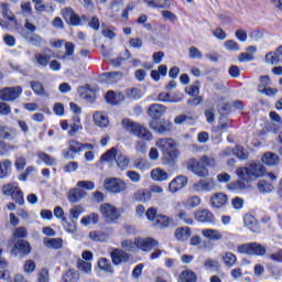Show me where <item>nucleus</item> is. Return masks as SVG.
I'll list each match as a JSON object with an SVG mask.
<instances>
[{
	"mask_svg": "<svg viewBox=\"0 0 282 282\" xmlns=\"http://www.w3.org/2000/svg\"><path fill=\"white\" fill-rule=\"evenodd\" d=\"M236 174L239 180L250 184V182H257L259 177H263V175H265V167L260 162H251L245 167H238L236 170Z\"/></svg>",
	"mask_w": 282,
	"mask_h": 282,
	"instance_id": "f257e3e1",
	"label": "nucleus"
},
{
	"mask_svg": "<svg viewBox=\"0 0 282 282\" xmlns=\"http://www.w3.org/2000/svg\"><path fill=\"white\" fill-rule=\"evenodd\" d=\"M156 147L163 154V162L169 164V166H173L175 160H177V155H180L177 142L171 138H161L156 141Z\"/></svg>",
	"mask_w": 282,
	"mask_h": 282,
	"instance_id": "f03ea898",
	"label": "nucleus"
},
{
	"mask_svg": "<svg viewBox=\"0 0 282 282\" xmlns=\"http://www.w3.org/2000/svg\"><path fill=\"white\" fill-rule=\"evenodd\" d=\"M216 161L213 156L203 155L200 162L196 159H189L186 163L187 170L192 171L197 177H208L209 172L206 166H215Z\"/></svg>",
	"mask_w": 282,
	"mask_h": 282,
	"instance_id": "7ed1b4c3",
	"label": "nucleus"
},
{
	"mask_svg": "<svg viewBox=\"0 0 282 282\" xmlns=\"http://www.w3.org/2000/svg\"><path fill=\"white\" fill-rule=\"evenodd\" d=\"M123 129L128 131V133H132V135H137L140 140H144L145 142H151L153 140V134L147 127L134 122L133 120L126 118L121 122Z\"/></svg>",
	"mask_w": 282,
	"mask_h": 282,
	"instance_id": "20e7f679",
	"label": "nucleus"
},
{
	"mask_svg": "<svg viewBox=\"0 0 282 282\" xmlns=\"http://www.w3.org/2000/svg\"><path fill=\"white\" fill-rule=\"evenodd\" d=\"M99 213H101L102 219L106 224H116V221L120 219V209L109 203L102 204L99 208Z\"/></svg>",
	"mask_w": 282,
	"mask_h": 282,
	"instance_id": "39448f33",
	"label": "nucleus"
},
{
	"mask_svg": "<svg viewBox=\"0 0 282 282\" xmlns=\"http://www.w3.org/2000/svg\"><path fill=\"white\" fill-rule=\"evenodd\" d=\"M240 254H253L254 257H263L268 250L259 242H250L238 246Z\"/></svg>",
	"mask_w": 282,
	"mask_h": 282,
	"instance_id": "423d86ee",
	"label": "nucleus"
},
{
	"mask_svg": "<svg viewBox=\"0 0 282 282\" xmlns=\"http://www.w3.org/2000/svg\"><path fill=\"white\" fill-rule=\"evenodd\" d=\"M104 188L108 191V193H123V191H127V183L121 178L110 177L105 180Z\"/></svg>",
	"mask_w": 282,
	"mask_h": 282,
	"instance_id": "0eeeda50",
	"label": "nucleus"
},
{
	"mask_svg": "<svg viewBox=\"0 0 282 282\" xmlns=\"http://www.w3.org/2000/svg\"><path fill=\"white\" fill-rule=\"evenodd\" d=\"M149 127L150 129H152V131H155L160 135H166L167 133H171L173 131V122L164 119L160 122H158L156 120H152Z\"/></svg>",
	"mask_w": 282,
	"mask_h": 282,
	"instance_id": "6e6552de",
	"label": "nucleus"
},
{
	"mask_svg": "<svg viewBox=\"0 0 282 282\" xmlns=\"http://www.w3.org/2000/svg\"><path fill=\"white\" fill-rule=\"evenodd\" d=\"M30 252H32V246H30L28 240L23 239L18 240L11 249V254H13V257H20L21 259L28 257Z\"/></svg>",
	"mask_w": 282,
	"mask_h": 282,
	"instance_id": "1a4fd4ad",
	"label": "nucleus"
},
{
	"mask_svg": "<svg viewBox=\"0 0 282 282\" xmlns=\"http://www.w3.org/2000/svg\"><path fill=\"white\" fill-rule=\"evenodd\" d=\"M21 94H23V88H21V86L6 87L0 90V99L4 102H10L17 100Z\"/></svg>",
	"mask_w": 282,
	"mask_h": 282,
	"instance_id": "9d476101",
	"label": "nucleus"
},
{
	"mask_svg": "<svg viewBox=\"0 0 282 282\" xmlns=\"http://www.w3.org/2000/svg\"><path fill=\"white\" fill-rule=\"evenodd\" d=\"M134 246L143 252H151L152 248L160 246V242L153 238H135Z\"/></svg>",
	"mask_w": 282,
	"mask_h": 282,
	"instance_id": "9b49d317",
	"label": "nucleus"
},
{
	"mask_svg": "<svg viewBox=\"0 0 282 282\" xmlns=\"http://www.w3.org/2000/svg\"><path fill=\"white\" fill-rule=\"evenodd\" d=\"M188 186V177L184 175H178L169 184L167 191L170 193H178L182 188H186Z\"/></svg>",
	"mask_w": 282,
	"mask_h": 282,
	"instance_id": "f8f14e48",
	"label": "nucleus"
},
{
	"mask_svg": "<svg viewBox=\"0 0 282 282\" xmlns=\"http://www.w3.org/2000/svg\"><path fill=\"white\" fill-rule=\"evenodd\" d=\"M194 193H210L215 188V180H200L192 186Z\"/></svg>",
	"mask_w": 282,
	"mask_h": 282,
	"instance_id": "ddd939ff",
	"label": "nucleus"
},
{
	"mask_svg": "<svg viewBox=\"0 0 282 282\" xmlns=\"http://www.w3.org/2000/svg\"><path fill=\"white\" fill-rule=\"evenodd\" d=\"M17 135H19V130H17V128L10 126H0L1 140L12 142V140H17Z\"/></svg>",
	"mask_w": 282,
	"mask_h": 282,
	"instance_id": "4468645a",
	"label": "nucleus"
},
{
	"mask_svg": "<svg viewBox=\"0 0 282 282\" xmlns=\"http://www.w3.org/2000/svg\"><path fill=\"white\" fill-rule=\"evenodd\" d=\"M87 197V192L85 189H80L79 187H74L68 191L67 199L70 204H78L80 199H85Z\"/></svg>",
	"mask_w": 282,
	"mask_h": 282,
	"instance_id": "2eb2a0df",
	"label": "nucleus"
},
{
	"mask_svg": "<svg viewBox=\"0 0 282 282\" xmlns=\"http://www.w3.org/2000/svg\"><path fill=\"white\" fill-rule=\"evenodd\" d=\"M164 113H166V106L162 104H152L148 108V116L153 120H159V118L164 116Z\"/></svg>",
	"mask_w": 282,
	"mask_h": 282,
	"instance_id": "dca6fc26",
	"label": "nucleus"
},
{
	"mask_svg": "<svg viewBox=\"0 0 282 282\" xmlns=\"http://www.w3.org/2000/svg\"><path fill=\"white\" fill-rule=\"evenodd\" d=\"M196 221L200 224H215V215L208 209H200L195 213Z\"/></svg>",
	"mask_w": 282,
	"mask_h": 282,
	"instance_id": "f3484780",
	"label": "nucleus"
},
{
	"mask_svg": "<svg viewBox=\"0 0 282 282\" xmlns=\"http://www.w3.org/2000/svg\"><path fill=\"white\" fill-rule=\"evenodd\" d=\"M210 204L213 208H224L228 204V195L221 192L215 193L210 197Z\"/></svg>",
	"mask_w": 282,
	"mask_h": 282,
	"instance_id": "a211bd4d",
	"label": "nucleus"
},
{
	"mask_svg": "<svg viewBox=\"0 0 282 282\" xmlns=\"http://www.w3.org/2000/svg\"><path fill=\"white\" fill-rule=\"evenodd\" d=\"M65 21H69L70 25H80V18L74 12V9L67 7L61 11Z\"/></svg>",
	"mask_w": 282,
	"mask_h": 282,
	"instance_id": "6ab92c4d",
	"label": "nucleus"
},
{
	"mask_svg": "<svg viewBox=\"0 0 282 282\" xmlns=\"http://www.w3.org/2000/svg\"><path fill=\"white\" fill-rule=\"evenodd\" d=\"M80 142L78 141H70L68 144V149L64 151L65 160H74L77 153H80Z\"/></svg>",
	"mask_w": 282,
	"mask_h": 282,
	"instance_id": "aec40b11",
	"label": "nucleus"
},
{
	"mask_svg": "<svg viewBox=\"0 0 282 282\" xmlns=\"http://www.w3.org/2000/svg\"><path fill=\"white\" fill-rule=\"evenodd\" d=\"M110 257L115 265H120V263H127V261H129V253L120 249L111 251Z\"/></svg>",
	"mask_w": 282,
	"mask_h": 282,
	"instance_id": "412c9836",
	"label": "nucleus"
},
{
	"mask_svg": "<svg viewBox=\"0 0 282 282\" xmlns=\"http://www.w3.org/2000/svg\"><path fill=\"white\" fill-rule=\"evenodd\" d=\"M100 82L105 83L106 85H113V83H118V80H122V73L115 72V73H104L100 75Z\"/></svg>",
	"mask_w": 282,
	"mask_h": 282,
	"instance_id": "4be33fe9",
	"label": "nucleus"
},
{
	"mask_svg": "<svg viewBox=\"0 0 282 282\" xmlns=\"http://www.w3.org/2000/svg\"><path fill=\"white\" fill-rule=\"evenodd\" d=\"M93 120L100 129H107L109 127V117L101 111H96L93 115Z\"/></svg>",
	"mask_w": 282,
	"mask_h": 282,
	"instance_id": "5701e85b",
	"label": "nucleus"
},
{
	"mask_svg": "<svg viewBox=\"0 0 282 282\" xmlns=\"http://www.w3.org/2000/svg\"><path fill=\"white\" fill-rule=\"evenodd\" d=\"M200 204H202V198H199V196H192L187 198L185 203H177L175 205V210L182 208V206H184V208H187V209L197 208Z\"/></svg>",
	"mask_w": 282,
	"mask_h": 282,
	"instance_id": "b1692460",
	"label": "nucleus"
},
{
	"mask_svg": "<svg viewBox=\"0 0 282 282\" xmlns=\"http://www.w3.org/2000/svg\"><path fill=\"white\" fill-rule=\"evenodd\" d=\"M243 224L251 232H259V221L252 214H247L243 217Z\"/></svg>",
	"mask_w": 282,
	"mask_h": 282,
	"instance_id": "393cba45",
	"label": "nucleus"
},
{
	"mask_svg": "<svg viewBox=\"0 0 282 282\" xmlns=\"http://www.w3.org/2000/svg\"><path fill=\"white\" fill-rule=\"evenodd\" d=\"M202 235L209 241H219L224 239V235H221V232L217 229H203Z\"/></svg>",
	"mask_w": 282,
	"mask_h": 282,
	"instance_id": "a878e982",
	"label": "nucleus"
},
{
	"mask_svg": "<svg viewBox=\"0 0 282 282\" xmlns=\"http://www.w3.org/2000/svg\"><path fill=\"white\" fill-rule=\"evenodd\" d=\"M43 243L52 250H61L63 248V238H44Z\"/></svg>",
	"mask_w": 282,
	"mask_h": 282,
	"instance_id": "bb28decb",
	"label": "nucleus"
},
{
	"mask_svg": "<svg viewBox=\"0 0 282 282\" xmlns=\"http://www.w3.org/2000/svg\"><path fill=\"white\" fill-rule=\"evenodd\" d=\"M105 98L106 101L110 105H120V102L124 100V95H122L121 93L116 94L113 90H109Z\"/></svg>",
	"mask_w": 282,
	"mask_h": 282,
	"instance_id": "cd10ccee",
	"label": "nucleus"
},
{
	"mask_svg": "<svg viewBox=\"0 0 282 282\" xmlns=\"http://www.w3.org/2000/svg\"><path fill=\"white\" fill-rule=\"evenodd\" d=\"M174 237L177 241H187L191 238L189 227H178L175 230Z\"/></svg>",
	"mask_w": 282,
	"mask_h": 282,
	"instance_id": "c85d7f7f",
	"label": "nucleus"
},
{
	"mask_svg": "<svg viewBox=\"0 0 282 282\" xmlns=\"http://www.w3.org/2000/svg\"><path fill=\"white\" fill-rule=\"evenodd\" d=\"M262 162L263 164H267V166H276L280 159L275 153L267 152L262 155Z\"/></svg>",
	"mask_w": 282,
	"mask_h": 282,
	"instance_id": "c756f323",
	"label": "nucleus"
},
{
	"mask_svg": "<svg viewBox=\"0 0 282 282\" xmlns=\"http://www.w3.org/2000/svg\"><path fill=\"white\" fill-rule=\"evenodd\" d=\"M80 280V273L74 269H68L62 276V282H78Z\"/></svg>",
	"mask_w": 282,
	"mask_h": 282,
	"instance_id": "7c9ffc66",
	"label": "nucleus"
},
{
	"mask_svg": "<svg viewBox=\"0 0 282 282\" xmlns=\"http://www.w3.org/2000/svg\"><path fill=\"white\" fill-rule=\"evenodd\" d=\"M151 177L154 182H166L169 180V173L162 169H153L151 171Z\"/></svg>",
	"mask_w": 282,
	"mask_h": 282,
	"instance_id": "2f4dec72",
	"label": "nucleus"
},
{
	"mask_svg": "<svg viewBox=\"0 0 282 282\" xmlns=\"http://www.w3.org/2000/svg\"><path fill=\"white\" fill-rule=\"evenodd\" d=\"M221 259L226 268H232L237 263V256L229 251L224 252Z\"/></svg>",
	"mask_w": 282,
	"mask_h": 282,
	"instance_id": "473e14b6",
	"label": "nucleus"
},
{
	"mask_svg": "<svg viewBox=\"0 0 282 282\" xmlns=\"http://www.w3.org/2000/svg\"><path fill=\"white\" fill-rule=\"evenodd\" d=\"M98 221H100V217L98 216V214L93 213L87 216H84L80 220V224L82 226H96Z\"/></svg>",
	"mask_w": 282,
	"mask_h": 282,
	"instance_id": "72a5a7b5",
	"label": "nucleus"
},
{
	"mask_svg": "<svg viewBox=\"0 0 282 282\" xmlns=\"http://www.w3.org/2000/svg\"><path fill=\"white\" fill-rule=\"evenodd\" d=\"M178 282H197V275L191 270H184L178 276Z\"/></svg>",
	"mask_w": 282,
	"mask_h": 282,
	"instance_id": "f704fd0d",
	"label": "nucleus"
},
{
	"mask_svg": "<svg viewBox=\"0 0 282 282\" xmlns=\"http://www.w3.org/2000/svg\"><path fill=\"white\" fill-rule=\"evenodd\" d=\"M88 237L89 239H91V241H100V242L109 241V234L100 230L90 231Z\"/></svg>",
	"mask_w": 282,
	"mask_h": 282,
	"instance_id": "c9c22d12",
	"label": "nucleus"
},
{
	"mask_svg": "<svg viewBox=\"0 0 282 282\" xmlns=\"http://www.w3.org/2000/svg\"><path fill=\"white\" fill-rule=\"evenodd\" d=\"M69 219L72 221L78 220V217L85 213V207L83 205H75L69 209Z\"/></svg>",
	"mask_w": 282,
	"mask_h": 282,
	"instance_id": "e433bc0d",
	"label": "nucleus"
},
{
	"mask_svg": "<svg viewBox=\"0 0 282 282\" xmlns=\"http://www.w3.org/2000/svg\"><path fill=\"white\" fill-rule=\"evenodd\" d=\"M170 223L171 220L169 219L167 216L159 215L152 223V226H154V228H169Z\"/></svg>",
	"mask_w": 282,
	"mask_h": 282,
	"instance_id": "4c0bfd02",
	"label": "nucleus"
},
{
	"mask_svg": "<svg viewBox=\"0 0 282 282\" xmlns=\"http://www.w3.org/2000/svg\"><path fill=\"white\" fill-rule=\"evenodd\" d=\"M37 158L39 160H41L42 162H44V164H46V166H54V164H56V159L54 156H51L50 154L45 153V152H37Z\"/></svg>",
	"mask_w": 282,
	"mask_h": 282,
	"instance_id": "58836bf2",
	"label": "nucleus"
},
{
	"mask_svg": "<svg viewBox=\"0 0 282 282\" xmlns=\"http://www.w3.org/2000/svg\"><path fill=\"white\" fill-rule=\"evenodd\" d=\"M257 188L259 193H272V191H274V185H272L265 180H262L258 182Z\"/></svg>",
	"mask_w": 282,
	"mask_h": 282,
	"instance_id": "ea45409f",
	"label": "nucleus"
},
{
	"mask_svg": "<svg viewBox=\"0 0 282 282\" xmlns=\"http://www.w3.org/2000/svg\"><path fill=\"white\" fill-rule=\"evenodd\" d=\"M24 39L30 43V45H33V47H42L43 43H45V40H43L39 34H33L30 37L24 36Z\"/></svg>",
	"mask_w": 282,
	"mask_h": 282,
	"instance_id": "a19ab883",
	"label": "nucleus"
},
{
	"mask_svg": "<svg viewBox=\"0 0 282 282\" xmlns=\"http://www.w3.org/2000/svg\"><path fill=\"white\" fill-rule=\"evenodd\" d=\"M135 202H149L151 199V192L149 189H140L133 195Z\"/></svg>",
	"mask_w": 282,
	"mask_h": 282,
	"instance_id": "79ce46f5",
	"label": "nucleus"
},
{
	"mask_svg": "<svg viewBox=\"0 0 282 282\" xmlns=\"http://www.w3.org/2000/svg\"><path fill=\"white\" fill-rule=\"evenodd\" d=\"M116 162H117V166H119L121 171H127V169L129 167V158H127L122 153L117 154Z\"/></svg>",
	"mask_w": 282,
	"mask_h": 282,
	"instance_id": "37998d69",
	"label": "nucleus"
},
{
	"mask_svg": "<svg viewBox=\"0 0 282 282\" xmlns=\"http://www.w3.org/2000/svg\"><path fill=\"white\" fill-rule=\"evenodd\" d=\"M118 158V150L116 148L110 149L105 154L101 155V162H113Z\"/></svg>",
	"mask_w": 282,
	"mask_h": 282,
	"instance_id": "c03bdc74",
	"label": "nucleus"
},
{
	"mask_svg": "<svg viewBox=\"0 0 282 282\" xmlns=\"http://www.w3.org/2000/svg\"><path fill=\"white\" fill-rule=\"evenodd\" d=\"M159 102H182V98L171 97L169 93H161L158 96Z\"/></svg>",
	"mask_w": 282,
	"mask_h": 282,
	"instance_id": "a18cd8bd",
	"label": "nucleus"
},
{
	"mask_svg": "<svg viewBox=\"0 0 282 282\" xmlns=\"http://www.w3.org/2000/svg\"><path fill=\"white\" fill-rule=\"evenodd\" d=\"M177 210V217L181 219V221H184L187 226H193L194 220L188 216V213L186 210L178 208Z\"/></svg>",
	"mask_w": 282,
	"mask_h": 282,
	"instance_id": "49530a36",
	"label": "nucleus"
},
{
	"mask_svg": "<svg viewBox=\"0 0 282 282\" xmlns=\"http://www.w3.org/2000/svg\"><path fill=\"white\" fill-rule=\"evenodd\" d=\"M98 268L100 270H104V272H109L110 274H113V267H111V262L107 258H101L98 261Z\"/></svg>",
	"mask_w": 282,
	"mask_h": 282,
	"instance_id": "de8ad7c7",
	"label": "nucleus"
},
{
	"mask_svg": "<svg viewBox=\"0 0 282 282\" xmlns=\"http://www.w3.org/2000/svg\"><path fill=\"white\" fill-rule=\"evenodd\" d=\"M11 197L13 202H15L17 204H20V206H23L25 200L23 198V192H21V189L19 188V185L11 193Z\"/></svg>",
	"mask_w": 282,
	"mask_h": 282,
	"instance_id": "09e8293b",
	"label": "nucleus"
},
{
	"mask_svg": "<svg viewBox=\"0 0 282 282\" xmlns=\"http://www.w3.org/2000/svg\"><path fill=\"white\" fill-rule=\"evenodd\" d=\"M11 166H12V162H10L9 160L0 162V180H3V177L8 176V173H10Z\"/></svg>",
	"mask_w": 282,
	"mask_h": 282,
	"instance_id": "8fccbe9b",
	"label": "nucleus"
},
{
	"mask_svg": "<svg viewBox=\"0 0 282 282\" xmlns=\"http://www.w3.org/2000/svg\"><path fill=\"white\" fill-rule=\"evenodd\" d=\"M77 268L88 276H91V262H87L85 260H78Z\"/></svg>",
	"mask_w": 282,
	"mask_h": 282,
	"instance_id": "3c124183",
	"label": "nucleus"
},
{
	"mask_svg": "<svg viewBox=\"0 0 282 282\" xmlns=\"http://www.w3.org/2000/svg\"><path fill=\"white\" fill-rule=\"evenodd\" d=\"M30 86L37 96H45V87L41 82H31Z\"/></svg>",
	"mask_w": 282,
	"mask_h": 282,
	"instance_id": "603ef678",
	"label": "nucleus"
},
{
	"mask_svg": "<svg viewBox=\"0 0 282 282\" xmlns=\"http://www.w3.org/2000/svg\"><path fill=\"white\" fill-rule=\"evenodd\" d=\"M2 8V17L4 19H8V21H17L15 17L12 14V11H10V4L8 3H2L1 4Z\"/></svg>",
	"mask_w": 282,
	"mask_h": 282,
	"instance_id": "864d4df0",
	"label": "nucleus"
},
{
	"mask_svg": "<svg viewBox=\"0 0 282 282\" xmlns=\"http://www.w3.org/2000/svg\"><path fill=\"white\" fill-rule=\"evenodd\" d=\"M77 187L82 191H94V188H96V184H94L93 181H78Z\"/></svg>",
	"mask_w": 282,
	"mask_h": 282,
	"instance_id": "5fc2aeb1",
	"label": "nucleus"
},
{
	"mask_svg": "<svg viewBox=\"0 0 282 282\" xmlns=\"http://www.w3.org/2000/svg\"><path fill=\"white\" fill-rule=\"evenodd\" d=\"M264 63H267V65H276V63H279V55L274 52L267 53L264 56Z\"/></svg>",
	"mask_w": 282,
	"mask_h": 282,
	"instance_id": "6e6d98bb",
	"label": "nucleus"
},
{
	"mask_svg": "<svg viewBox=\"0 0 282 282\" xmlns=\"http://www.w3.org/2000/svg\"><path fill=\"white\" fill-rule=\"evenodd\" d=\"M185 91L188 96H199V83L194 82L191 86L185 88Z\"/></svg>",
	"mask_w": 282,
	"mask_h": 282,
	"instance_id": "4d7b16f0",
	"label": "nucleus"
},
{
	"mask_svg": "<svg viewBox=\"0 0 282 282\" xmlns=\"http://www.w3.org/2000/svg\"><path fill=\"white\" fill-rule=\"evenodd\" d=\"M227 186L230 191H245L246 183L243 181L238 180L229 183Z\"/></svg>",
	"mask_w": 282,
	"mask_h": 282,
	"instance_id": "13d9d810",
	"label": "nucleus"
},
{
	"mask_svg": "<svg viewBox=\"0 0 282 282\" xmlns=\"http://www.w3.org/2000/svg\"><path fill=\"white\" fill-rule=\"evenodd\" d=\"M50 55L35 54V61L41 67H47L50 64Z\"/></svg>",
	"mask_w": 282,
	"mask_h": 282,
	"instance_id": "bf43d9fd",
	"label": "nucleus"
},
{
	"mask_svg": "<svg viewBox=\"0 0 282 282\" xmlns=\"http://www.w3.org/2000/svg\"><path fill=\"white\" fill-rule=\"evenodd\" d=\"M234 153L238 160H248V151H246L241 145H237Z\"/></svg>",
	"mask_w": 282,
	"mask_h": 282,
	"instance_id": "052dcab7",
	"label": "nucleus"
},
{
	"mask_svg": "<svg viewBox=\"0 0 282 282\" xmlns=\"http://www.w3.org/2000/svg\"><path fill=\"white\" fill-rule=\"evenodd\" d=\"M224 46L226 47V50L235 51V52H239V50H241V47L239 46V43H237V41L235 40L225 41Z\"/></svg>",
	"mask_w": 282,
	"mask_h": 282,
	"instance_id": "680f3d73",
	"label": "nucleus"
},
{
	"mask_svg": "<svg viewBox=\"0 0 282 282\" xmlns=\"http://www.w3.org/2000/svg\"><path fill=\"white\" fill-rule=\"evenodd\" d=\"M128 98L132 100H138V98H142V93L138 88H128L126 91Z\"/></svg>",
	"mask_w": 282,
	"mask_h": 282,
	"instance_id": "e2e57ef3",
	"label": "nucleus"
},
{
	"mask_svg": "<svg viewBox=\"0 0 282 282\" xmlns=\"http://www.w3.org/2000/svg\"><path fill=\"white\" fill-rule=\"evenodd\" d=\"M15 239H25L28 237V229L25 227H18L13 230Z\"/></svg>",
	"mask_w": 282,
	"mask_h": 282,
	"instance_id": "0e129e2a",
	"label": "nucleus"
},
{
	"mask_svg": "<svg viewBox=\"0 0 282 282\" xmlns=\"http://www.w3.org/2000/svg\"><path fill=\"white\" fill-rule=\"evenodd\" d=\"M63 227L66 232H70L72 235L77 230L75 220H72V223H68L67 220L63 221Z\"/></svg>",
	"mask_w": 282,
	"mask_h": 282,
	"instance_id": "69168bd1",
	"label": "nucleus"
},
{
	"mask_svg": "<svg viewBox=\"0 0 282 282\" xmlns=\"http://www.w3.org/2000/svg\"><path fill=\"white\" fill-rule=\"evenodd\" d=\"M39 282H50V270L43 268L41 269L37 278Z\"/></svg>",
	"mask_w": 282,
	"mask_h": 282,
	"instance_id": "338daca9",
	"label": "nucleus"
},
{
	"mask_svg": "<svg viewBox=\"0 0 282 282\" xmlns=\"http://www.w3.org/2000/svg\"><path fill=\"white\" fill-rule=\"evenodd\" d=\"M189 58H204V54L195 46L189 47Z\"/></svg>",
	"mask_w": 282,
	"mask_h": 282,
	"instance_id": "774afa93",
	"label": "nucleus"
}]
</instances>
